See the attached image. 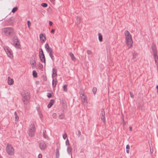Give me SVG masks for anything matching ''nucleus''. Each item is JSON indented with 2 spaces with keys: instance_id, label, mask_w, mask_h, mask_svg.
I'll return each instance as SVG.
<instances>
[{
  "instance_id": "49530a36",
  "label": "nucleus",
  "mask_w": 158,
  "mask_h": 158,
  "mask_svg": "<svg viewBox=\"0 0 158 158\" xmlns=\"http://www.w3.org/2000/svg\"><path fill=\"white\" fill-rule=\"evenodd\" d=\"M132 128L131 127H129V130L130 131H132Z\"/></svg>"
},
{
  "instance_id": "cd10ccee",
  "label": "nucleus",
  "mask_w": 158,
  "mask_h": 158,
  "mask_svg": "<svg viewBox=\"0 0 158 158\" xmlns=\"http://www.w3.org/2000/svg\"><path fill=\"white\" fill-rule=\"evenodd\" d=\"M86 52H87V54L88 55H92L93 54V52L90 50H87Z\"/></svg>"
},
{
  "instance_id": "6e6552de",
  "label": "nucleus",
  "mask_w": 158,
  "mask_h": 158,
  "mask_svg": "<svg viewBox=\"0 0 158 158\" xmlns=\"http://www.w3.org/2000/svg\"><path fill=\"white\" fill-rule=\"evenodd\" d=\"M7 153L10 155H12L14 152V150L13 147L10 145H7L6 148Z\"/></svg>"
},
{
  "instance_id": "ea45409f",
  "label": "nucleus",
  "mask_w": 158,
  "mask_h": 158,
  "mask_svg": "<svg viewBox=\"0 0 158 158\" xmlns=\"http://www.w3.org/2000/svg\"><path fill=\"white\" fill-rule=\"evenodd\" d=\"M59 118L61 119H62L64 118V116L63 115H60L59 116Z\"/></svg>"
},
{
  "instance_id": "412c9836",
  "label": "nucleus",
  "mask_w": 158,
  "mask_h": 158,
  "mask_svg": "<svg viewBox=\"0 0 158 158\" xmlns=\"http://www.w3.org/2000/svg\"><path fill=\"white\" fill-rule=\"evenodd\" d=\"M32 75L34 77L36 78L37 77V73L35 70H33L32 72Z\"/></svg>"
},
{
  "instance_id": "f03ea898",
  "label": "nucleus",
  "mask_w": 158,
  "mask_h": 158,
  "mask_svg": "<svg viewBox=\"0 0 158 158\" xmlns=\"http://www.w3.org/2000/svg\"><path fill=\"white\" fill-rule=\"evenodd\" d=\"M35 124L34 123L31 124L30 126L28 131L29 135L31 137L33 136L35 134Z\"/></svg>"
},
{
  "instance_id": "3c124183",
  "label": "nucleus",
  "mask_w": 158,
  "mask_h": 158,
  "mask_svg": "<svg viewBox=\"0 0 158 158\" xmlns=\"http://www.w3.org/2000/svg\"><path fill=\"white\" fill-rule=\"evenodd\" d=\"M15 11H16V10H12V12L13 13H15Z\"/></svg>"
},
{
  "instance_id": "8fccbe9b",
  "label": "nucleus",
  "mask_w": 158,
  "mask_h": 158,
  "mask_svg": "<svg viewBox=\"0 0 158 158\" xmlns=\"http://www.w3.org/2000/svg\"><path fill=\"white\" fill-rule=\"evenodd\" d=\"M36 83L37 84H39V81H36Z\"/></svg>"
},
{
  "instance_id": "58836bf2",
  "label": "nucleus",
  "mask_w": 158,
  "mask_h": 158,
  "mask_svg": "<svg viewBox=\"0 0 158 158\" xmlns=\"http://www.w3.org/2000/svg\"><path fill=\"white\" fill-rule=\"evenodd\" d=\"M130 148V145L128 144H127L126 145V148L127 149H129Z\"/></svg>"
},
{
  "instance_id": "c756f323",
  "label": "nucleus",
  "mask_w": 158,
  "mask_h": 158,
  "mask_svg": "<svg viewBox=\"0 0 158 158\" xmlns=\"http://www.w3.org/2000/svg\"><path fill=\"white\" fill-rule=\"evenodd\" d=\"M52 94H53L52 93H47V96L48 97L50 98L52 97Z\"/></svg>"
},
{
  "instance_id": "ddd939ff",
  "label": "nucleus",
  "mask_w": 158,
  "mask_h": 158,
  "mask_svg": "<svg viewBox=\"0 0 158 158\" xmlns=\"http://www.w3.org/2000/svg\"><path fill=\"white\" fill-rule=\"evenodd\" d=\"M39 147L41 150H44L46 148V145L44 142H42L40 143Z\"/></svg>"
},
{
  "instance_id": "4c0bfd02",
  "label": "nucleus",
  "mask_w": 158,
  "mask_h": 158,
  "mask_svg": "<svg viewBox=\"0 0 158 158\" xmlns=\"http://www.w3.org/2000/svg\"><path fill=\"white\" fill-rule=\"evenodd\" d=\"M130 96H131V98H133V97H134V94H133L132 93H131V92H130Z\"/></svg>"
},
{
  "instance_id": "a211bd4d",
  "label": "nucleus",
  "mask_w": 158,
  "mask_h": 158,
  "mask_svg": "<svg viewBox=\"0 0 158 158\" xmlns=\"http://www.w3.org/2000/svg\"><path fill=\"white\" fill-rule=\"evenodd\" d=\"M101 119L102 121L104 123L105 122L106 120L105 118V116L104 113H103L102 114V115L101 116Z\"/></svg>"
},
{
  "instance_id": "7c9ffc66",
  "label": "nucleus",
  "mask_w": 158,
  "mask_h": 158,
  "mask_svg": "<svg viewBox=\"0 0 158 158\" xmlns=\"http://www.w3.org/2000/svg\"><path fill=\"white\" fill-rule=\"evenodd\" d=\"M97 91V89L96 87H94L93 89V92L94 94H95Z\"/></svg>"
},
{
  "instance_id": "f704fd0d",
  "label": "nucleus",
  "mask_w": 158,
  "mask_h": 158,
  "mask_svg": "<svg viewBox=\"0 0 158 158\" xmlns=\"http://www.w3.org/2000/svg\"><path fill=\"white\" fill-rule=\"evenodd\" d=\"M45 47L46 48V50L49 48V45L47 44H45Z\"/></svg>"
},
{
  "instance_id": "2f4dec72",
  "label": "nucleus",
  "mask_w": 158,
  "mask_h": 158,
  "mask_svg": "<svg viewBox=\"0 0 158 158\" xmlns=\"http://www.w3.org/2000/svg\"><path fill=\"white\" fill-rule=\"evenodd\" d=\"M41 5L43 7H45L47 6L48 5L46 3H42Z\"/></svg>"
},
{
  "instance_id": "79ce46f5",
  "label": "nucleus",
  "mask_w": 158,
  "mask_h": 158,
  "mask_svg": "<svg viewBox=\"0 0 158 158\" xmlns=\"http://www.w3.org/2000/svg\"><path fill=\"white\" fill-rule=\"evenodd\" d=\"M18 9V7L17 6H16V7H15L14 8H13L12 9V10H17V9Z\"/></svg>"
},
{
  "instance_id": "5701e85b",
  "label": "nucleus",
  "mask_w": 158,
  "mask_h": 158,
  "mask_svg": "<svg viewBox=\"0 0 158 158\" xmlns=\"http://www.w3.org/2000/svg\"><path fill=\"white\" fill-rule=\"evenodd\" d=\"M98 39H99V40L100 42L102 41V35H101V34H100V33H99L98 34Z\"/></svg>"
},
{
  "instance_id": "4468645a",
  "label": "nucleus",
  "mask_w": 158,
  "mask_h": 158,
  "mask_svg": "<svg viewBox=\"0 0 158 158\" xmlns=\"http://www.w3.org/2000/svg\"><path fill=\"white\" fill-rule=\"evenodd\" d=\"M8 84L9 85H13L14 84V81L13 79L11 78L10 77L8 78Z\"/></svg>"
},
{
  "instance_id": "dca6fc26",
  "label": "nucleus",
  "mask_w": 158,
  "mask_h": 158,
  "mask_svg": "<svg viewBox=\"0 0 158 158\" xmlns=\"http://www.w3.org/2000/svg\"><path fill=\"white\" fill-rule=\"evenodd\" d=\"M54 102V101L53 99L51 100L50 102L48 105V107L50 108L53 105Z\"/></svg>"
},
{
  "instance_id": "1a4fd4ad",
  "label": "nucleus",
  "mask_w": 158,
  "mask_h": 158,
  "mask_svg": "<svg viewBox=\"0 0 158 158\" xmlns=\"http://www.w3.org/2000/svg\"><path fill=\"white\" fill-rule=\"evenodd\" d=\"M39 56L41 61L42 63H44L45 64V56L43 52L41 49L40 50L39 53Z\"/></svg>"
},
{
  "instance_id": "f8f14e48",
  "label": "nucleus",
  "mask_w": 158,
  "mask_h": 158,
  "mask_svg": "<svg viewBox=\"0 0 158 158\" xmlns=\"http://www.w3.org/2000/svg\"><path fill=\"white\" fill-rule=\"evenodd\" d=\"M30 64L31 65L32 68V69H34L36 68V63L34 59H31L30 60Z\"/></svg>"
},
{
  "instance_id": "e433bc0d",
  "label": "nucleus",
  "mask_w": 158,
  "mask_h": 158,
  "mask_svg": "<svg viewBox=\"0 0 158 158\" xmlns=\"http://www.w3.org/2000/svg\"><path fill=\"white\" fill-rule=\"evenodd\" d=\"M63 138L64 139H65L67 137V135L66 134H64L63 136Z\"/></svg>"
},
{
  "instance_id": "c03bdc74",
  "label": "nucleus",
  "mask_w": 158,
  "mask_h": 158,
  "mask_svg": "<svg viewBox=\"0 0 158 158\" xmlns=\"http://www.w3.org/2000/svg\"><path fill=\"white\" fill-rule=\"evenodd\" d=\"M55 31V30L54 29H52L51 30V33H52L53 34L54 33Z\"/></svg>"
},
{
  "instance_id": "0eeeda50",
  "label": "nucleus",
  "mask_w": 158,
  "mask_h": 158,
  "mask_svg": "<svg viewBox=\"0 0 158 158\" xmlns=\"http://www.w3.org/2000/svg\"><path fill=\"white\" fill-rule=\"evenodd\" d=\"M4 50L8 56L10 58L13 57V54L12 51L8 46H5L4 47Z\"/></svg>"
},
{
  "instance_id": "b1692460",
  "label": "nucleus",
  "mask_w": 158,
  "mask_h": 158,
  "mask_svg": "<svg viewBox=\"0 0 158 158\" xmlns=\"http://www.w3.org/2000/svg\"><path fill=\"white\" fill-rule=\"evenodd\" d=\"M46 50L49 53V54L53 52L52 49L50 48L47 49Z\"/></svg>"
},
{
  "instance_id": "37998d69",
  "label": "nucleus",
  "mask_w": 158,
  "mask_h": 158,
  "mask_svg": "<svg viewBox=\"0 0 158 158\" xmlns=\"http://www.w3.org/2000/svg\"><path fill=\"white\" fill-rule=\"evenodd\" d=\"M49 25L50 26L52 25V24H53L52 22L51 21H49Z\"/></svg>"
},
{
  "instance_id": "a19ab883",
  "label": "nucleus",
  "mask_w": 158,
  "mask_h": 158,
  "mask_svg": "<svg viewBox=\"0 0 158 158\" xmlns=\"http://www.w3.org/2000/svg\"><path fill=\"white\" fill-rule=\"evenodd\" d=\"M42 156L41 154H39L38 156V158H42Z\"/></svg>"
},
{
  "instance_id": "39448f33",
  "label": "nucleus",
  "mask_w": 158,
  "mask_h": 158,
  "mask_svg": "<svg viewBox=\"0 0 158 158\" xmlns=\"http://www.w3.org/2000/svg\"><path fill=\"white\" fill-rule=\"evenodd\" d=\"M22 100L24 104L25 105L28 104L29 102L30 96L28 94L23 93L22 95Z\"/></svg>"
},
{
  "instance_id": "4be33fe9",
  "label": "nucleus",
  "mask_w": 158,
  "mask_h": 158,
  "mask_svg": "<svg viewBox=\"0 0 158 158\" xmlns=\"http://www.w3.org/2000/svg\"><path fill=\"white\" fill-rule=\"evenodd\" d=\"M72 150V149L70 147H68L67 148V151L69 154H70L71 153Z\"/></svg>"
},
{
  "instance_id": "aec40b11",
  "label": "nucleus",
  "mask_w": 158,
  "mask_h": 158,
  "mask_svg": "<svg viewBox=\"0 0 158 158\" xmlns=\"http://www.w3.org/2000/svg\"><path fill=\"white\" fill-rule=\"evenodd\" d=\"M57 82V81L56 79H53L52 80V86L53 87H55L56 86Z\"/></svg>"
},
{
  "instance_id": "6ab92c4d",
  "label": "nucleus",
  "mask_w": 158,
  "mask_h": 158,
  "mask_svg": "<svg viewBox=\"0 0 158 158\" xmlns=\"http://www.w3.org/2000/svg\"><path fill=\"white\" fill-rule=\"evenodd\" d=\"M69 55L71 57L72 60L73 61H75L76 60V59L73 54L72 53H69Z\"/></svg>"
},
{
  "instance_id": "de8ad7c7",
  "label": "nucleus",
  "mask_w": 158,
  "mask_h": 158,
  "mask_svg": "<svg viewBox=\"0 0 158 158\" xmlns=\"http://www.w3.org/2000/svg\"><path fill=\"white\" fill-rule=\"evenodd\" d=\"M126 152L127 153H128L129 152V149H127L126 150Z\"/></svg>"
},
{
  "instance_id": "7ed1b4c3",
  "label": "nucleus",
  "mask_w": 158,
  "mask_h": 158,
  "mask_svg": "<svg viewBox=\"0 0 158 158\" xmlns=\"http://www.w3.org/2000/svg\"><path fill=\"white\" fill-rule=\"evenodd\" d=\"M2 34L6 36L10 35L13 32V29L11 27L4 28L2 29Z\"/></svg>"
},
{
  "instance_id": "a18cd8bd",
  "label": "nucleus",
  "mask_w": 158,
  "mask_h": 158,
  "mask_svg": "<svg viewBox=\"0 0 158 158\" xmlns=\"http://www.w3.org/2000/svg\"><path fill=\"white\" fill-rule=\"evenodd\" d=\"M40 117L41 118H42L43 117V115L42 114H40Z\"/></svg>"
},
{
  "instance_id": "20e7f679",
  "label": "nucleus",
  "mask_w": 158,
  "mask_h": 158,
  "mask_svg": "<svg viewBox=\"0 0 158 158\" xmlns=\"http://www.w3.org/2000/svg\"><path fill=\"white\" fill-rule=\"evenodd\" d=\"M13 45L17 49H20L21 45L20 41L18 38L17 37H15L13 39Z\"/></svg>"
},
{
  "instance_id": "f257e3e1",
  "label": "nucleus",
  "mask_w": 158,
  "mask_h": 158,
  "mask_svg": "<svg viewBox=\"0 0 158 158\" xmlns=\"http://www.w3.org/2000/svg\"><path fill=\"white\" fill-rule=\"evenodd\" d=\"M124 34L127 46L128 48H131L132 47L133 44L132 36L130 32L127 30L124 31Z\"/></svg>"
},
{
  "instance_id": "a878e982",
  "label": "nucleus",
  "mask_w": 158,
  "mask_h": 158,
  "mask_svg": "<svg viewBox=\"0 0 158 158\" xmlns=\"http://www.w3.org/2000/svg\"><path fill=\"white\" fill-rule=\"evenodd\" d=\"M49 55L50 56L52 59V60L54 61V56L53 55V52L49 54Z\"/></svg>"
},
{
  "instance_id": "9d476101",
  "label": "nucleus",
  "mask_w": 158,
  "mask_h": 158,
  "mask_svg": "<svg viewBox=\"0 0 158 158\" xmlns=\"http://www.w3.org/2000/svg\"><path fill=\"white\" fill-rule=\"evenodd\" d=\"M153 49H154V51H153V56L154 57V59L155 60V62L156 64V66L158 67V56L157 55V53L156 52V48L155 47H153L152 48Z\"/></svg>"
},
{
  "instance_id": "9b49d317",
  "label": "nucleus",
  "mask_w": 158,
  "mask_h": 158,
  "mask_svg": "<svg viewBox=\"0 0 158 158\" xmlns=\"http://www.w3.org/2000/svg\"><path fill=\"white\" fill-rule=\"evenodd\" d=\"M39 38L40 41L41 43H44L46 40V35L44 33H40L39 35Z\"/></svg>"
},
{
  "instance_id": "473e14b6",
  "label": "nucleus",
  "mask_w": 158,
  "mask_h": 158,
  "mask_svg": "<svg viewBox=\"0 0 158 158\" xmlns=\"http://www.w3.org/2000/svg\"><path fill=\"white\" fill-rule=\"evenodd\" d=\"M52 116L53 118H56L57 117V115L56 113H53L52 115Z\"/></svg>"
},
{
  "instance_id": "72a5a7b5",
  "label": "nucleus",
  "mask_w": 158,
  "mask_h": 158,
  "mask_svg": "<svg viewBox=\"0 0 158 158\" xmlns=\"http://www.w3.org/2000/svg\"><path fill=\"white\" fill-rule=\"evenodd\" d=\"M27 26L29 28L30 27L31 25V23L29 21H28L27 22Z\"/></svg>"
},
{
  "instance_id": "c85d7f7f",
  "label": "nucleus",
  "mask_w": 158,
  "mask_h": 158,
  "mask_svg": "<svg viewBox=\"0 0 158 158\" xmlns=\"http://www.w3.org/2000/svg\"><path fill=\"white\" fill-rule=\"evenodd\" d=\"M56 156L57 157H58L60 155L59 150L58 149L56 150Z\"/></svg>"
},
{
  "instance_id": "c9c22d12",
  "label": "nucleus",
  "mask_w": 158,
  "mask_h": 158,
  "mask_svg": "<svg viewBox=\"0 0 158 158\" xmlns=\"http://www.w3.org/2000/svg\"><path fill=\"white\" fill-rule=\"evenodd\" d=\"M65 143H66V145H69V141L68 139H67L66 141H65Z\"/></svg>"
},
{
  "instance_id": "393cba45",
  "label": "nucleus",
  "mask_w": 158,
  "mask_h": 158,
  "mask_svg": "<svg viewBox=\"0 0 158 158\" xmlns=\"http://www.w3.org/2000/svg\"><path fill=\"white\" fill-rule=\"evenodd\" d=\"M38 68L39 69H42L43 68V65L40 63H39L37 66Z\"/></svg>"
},
{
  "instance_id": "09e8293b",
  "label": "nucleus",
  "mask_w": 158,
  "mask_h": 158,
  "mask_svg": "<svg viewBox=\"0 0 158 158\" xmlns=\"http://www.w3.org/2000/svg\"><path fill=\"white\" fill-rule=\"evenodd\" d=\"M156 88L157 89V93L158 94V85L156 86Z\"/></svg>"
},
{
  "instance_id": "603ef678",
  "label": "nucleus",
  "mask_w": 158,
  "mask_h": 158,
  "mask_svg": "<svg viewBox=\"0 0 158 158\" xmlns=\"http://www.w3.org/2000/svg\"><path fill=\"white\" fill-rule=\"evenodd\" d=\"M150 151H151V152H152L153 151V150L152 151H151V150H150Z\"/></svg>"
},
{
  "instance_id": "f3484780",
  "label": "nucleus",
  "mask_w": 158,
  "mask_h": 158,
  "mask_svg": "<svg viewBox=\"0 0 158 158\" xmlns=\"http://www.w3.org/2000/svg\"><path fill=\"white\" fill-rule=\"evenodd\" d=\"M53 73L52 74V77L54 78L57 75V71L55 69H52Z\"/></svg>"
},
{
  "instance_id": "864d4df0",
  "label": "nucleus",
  "mask_w": 158,
  "mask_h": 158,
  "mask_svg": "<svg viewBox=\"0 0 158 158\" xmlns=\"http://www.w3.org/2000/svg\"><path fill=\"white\" fill-rule=\"evenodd\" d=\"M0 158H2L1 156H0Z\"/></svg>"
},
{
  "instance_id": "2eb2a0df",
  "label": "nucleus",
  "mask_w": 158,
  "mask_h": 158,
  "mask_svg": "<svg viewBox=\"0 0 158 158\" xmlns=\"http://www.w3.org/2000/svg\"><path fill=\"white\" fill-rule=\"evenodd\" d=\"M14 115H15V123H17L18 122V121L19 120V116L17 115L16 112H15L14 113Z\"/></svg>"
},
{
  "instance_id": "bb28decb",
  "label": "nucleus",
  "mask_w": 158,
  "mask_h": 158,
  "mask_svg": "<svg viewBox=\"0 0 158 158\" xmlns=\"http://www.w3.org/2000/svg\"><path fill=\"white\" fill-rule=\"evenodd\" d=\"M67 85H64L63 86V90H64V91L66 92L67 91Z\"/></svg>"
},
{
  "instance_id": "423d86ee",
  "label": "nucleus",
  "mask_w": 158,
  "mask_h": 158,
  "mask_svg": "<svg viewBox=\"0 0 158 158\" xmlns=\"http://www.w3.org/2000/svg\"><path fill=\"white\" fill-rule=\"evenodd\" d=\"M81 99L83 104H87V98L84 92H81Z\"/></svg>"
}]
</instances>
